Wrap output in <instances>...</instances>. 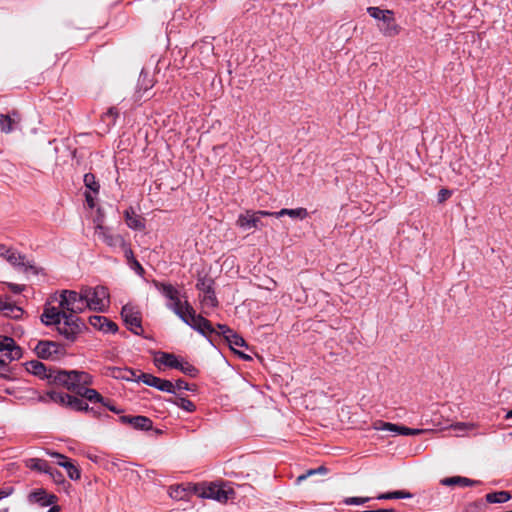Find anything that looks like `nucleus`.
<instances>
[{"mask_svg":"<svg viewBox=\"0 0 512 512\" xmlns=\"http://www.w3.org/2000/svg\"><path fill=\"white\" fill-rule=\"evenodd\" d=\"M41 321L46 326L55 325L58 333L71 342H74L85 328L80 317L67 314L60 306H51L50 303L45 305Z\"/></svg>","mask_w":512,"mask_h":512,"instance_id":"obj_1","label":"nucleus"},{"mask_svg":"<svg viewBox=\"0 0 512 512\" xmlns=\"http://www.w3.org/2000/svg\"><path fill=\"white\" fill-rule=\"evenodd\" d=\"M151 283L167 300L166 307L180 319H184L186 313L192 311V305L188 302L186 296H182L181 292L174 285L155 279Z\"/></svg>","mask_w":512,"mask_h":512,"instance_id":"obj_2","label":"nucleus"},{"mask_svg":"<svg viewBox=\"0 0 512 512\" xmlns=\"http://www.w3.org/2000/svg\"><path fill=\"white\" fill-rule=\"evenodd\" d=\"M54 383L60 384L78 395L82 389L93 384V377L85 371L60 370L54 375Z\"/></svg>","mask_w":512,"mask_h":512,"instance_id":"obj_3","label":"nucleus"},{"mask_svg":"<svg viewBox=\"0 0 512 512\" xmlns=\"http://www.w3.org/2000/svg\"><path fill=\"white\" fill-rule=\"evenodd\" d=\"M367 13L379 22L378 29L384 36L394 37L400 33L401 28L396 23L392 10L371 6L367 8Z\"/></svg>","mask_w":512,"mask_h":512,"instance_id":"obj_4","label":"nucleus"},{"mask_svg":"<svg viewBox=\"0 0 512 512\" xmlns=\"http://www.w3.org/2000/svg\"><path fill=\"white\" fill-rule=\"evenodd\" d=\"M83 295L89 310L104 312L109 307L110 294L105 286H83Z\"/></svg>","mask_w":512,"mask_h":512,"instance_id":"obj_5","label":"nucleus"},{"mask_svg":"<svg viewBox=\"0 0 512 512\" xmlns=\"http://www.w3.org/2000/svg\"><path fill=\"white\" fill-rule=\"evenodd\" d=\"M59 306L64 309L67 314L77 316L87 310L85 296L83 295V286L77 292L75 290H62L59 293Z\"/></svg>","mask_w":512,"mask_h":512,"instance_id":"obj_6","label":"nucleus"},{"mask_svg":"<svg viewBox=\"0 0 512 512\" xmlns=\"http://www.w3.org/2000/svg\"><path fill=\"white\" fill-rule=\"evenodd\" d=\"M190 489L201 498L213 499L219 502H226L233 493L231 490H225L222 486L215 483L195 484Z\"/></svg>","mask_w":512,"mask_h":512,"instance_id":"obj_7","label":"nucleus"},{"mask_svg":"<svg viewBox=\"0 0 512 512\" xmlns=\"http://www.w3.org/2000/svg\"><path fill=\"white\" fill-rule=\"evenodd\" d=\"M261 217H272V212L265 210H246L238 216L236 224L244 230L252 228L260 229L264 226V223L261 221Z\"/></svg>","mask_w":512,"mask_h":512,"instance_id":"obj_8","label":"nucleus"},{"mask_svg":"<svg viewBox=\"0 0 512 512\" xmlns=\"http://www.w3.org/2000/svg\"><path fill=\"white\" fill-rule=\"evenodd\" d=\"M197 290L200 291V301L205 307L215 308L218 306V300L214 291V280L208 277H199L196 283Z\"/></svg>","mask_w":512,"mask_h":512,"instance_id":"obj_9","label":"nucleus"},{"mask_svg":"<svg viewBox=\"0 0 512 512\" xmlns=\"http://www.w3.org/2000/svg\"><path fill=\"white\" fill-rule=\"evenodd\" d=\"M186 325L190 326L192 329L200 333L201 335L208 337L215 333V328L212 326L211 322L204 318L200 314H196L194 308L192 307V311H189L184 316V319H181Z\"/></svg>","mask_w":512,"mask_h":512,"instance_id":"obj_10","label":"nucleus"},{"mask_svg":"<svg viewBox=\"0 0 512 512\" xmlns=\"http://www.w3.org/2000/svg\"><path fill=\"white\" fill-rule=\"evenodd\" d=\"M22 356L21 348L15 340L8 336H0V367H4V362L18 360Z\"/></svg>","mask_w":512,"mask_h":512,"instance_id":"obj_11","label":"nucleus"},{"mask_svg":"<svg viewBox=\"0 0 512 512\" xmlns=\"http://www.w3.org/2000/svg\"><path fill=\"white\" fill-rule=\"evenodd\" d=\"M121 316L127 328L136 335L142 332V317L140 310L132 305L126 304L121 309Z\"/></svg>","mask_w":512,"mask_h":512,"instance_id":"obj_12","label":"nucleus"},{"mask_svg":"<svg viewBox=\"0 0 512 512\" xmlns=\"http://www.w3.org/2000/svg\"><path fill=\"white\" fill-rule=\"evenodd\" d=\"M35 352L39 358L55 360L64 354V348L57 342L42 340L37 343Z\"/></svg>","mask_w":512,"mask_h":512,"instance_id":"obj_13","label":"nucleus"},{"mask_svg":"<svg viewBox=\"0 0 512 512\" xmlns=\"http://www.w3.org/2000/svg\"><path fill=\"white\" fill-rule=\"evenodd\" d=\"M137 381H141L147 386L153 387L158 389L159 391L167 392L174 394L175 393V387L174 384L166 379H161L159 377H156L149 373L141 372L137 376Z\"/></svg>","mask_w":512,"mask_h":512,"instance_id":"obj_14","label":"nucleus"},{"mask_svg":"<svg viewBox=\"0 0 512 512\" xmlns=\"http://www.w3.org/2000/svg\"><path fill=\"white\" fill-rule=\"evenodd\" d=\"M95 235L102 240L106 245L112 248H117L123 246L125 242L124 238L119 234H112L109 228L98 224L95 227Z\"/></svg>","mask_w":512,"mask_h":512,"instance_id":"obj_15","label":"nucleus"},{"mask_svg":"<svg viewBox=\"0 0 512 512\" xmlns=\"http://www.w3.org/2000/svg\"><path fill=\"white\" fill-rule=\"evenodd\" d=\"M27 372L41 378L48 379L50 382L54 383V375L59 370L47 368L42 362L38 360H32L27 362L26 364Z\"/></svg>","mask_w":512,"mask_h":512,"instance_id":"obj_16","label":"nucleus"},{"mask_svg":"<svg viewBox=\"0 0 512 512\" xmlns=\"http://www.w3.org/2000/svg\"><path fill=\"white\" fill-rule=\"evenodd\" d=\"M21 120V114L17 110H13L9 114H0V130L9 134L16 129H20Z\"/></svg>","mask_w":512,"mask_h":512,"instance_id":"obj_17","label":"nucleus"},{"mask_svg":"<svg viewBox=\"0 0 512 512\" xmlns=\"http://www.w3.org/2000/svg\"><path fill=\"white\" fill-rule=\"evenodd\" d=\"M28 500L30 502L38 503L42 507H47L55 504L58 498L54 494H48L43 489H36L29 493Z\"/></svg>","mask_w":512,"mask_h":512,"instance_id":"obj_18","label":"nucleus"},{"mask_svg":"<svg viewBox=\"0 0 512 512\" xmlns=\"http://www.w3.org/2000/svg\"><path fill=\"white\" fill-rule=\"evenodd\" d=\"M89 323L95 329L103 331L105 333H115L118 330V326L113 321L109 320L105 316L94 315L89 317Z\"/></svg>","mask_w":512,"mask_h":512,"instance_id":"obj_19","label":"nucleus"},{"mask_svg":"<svg viewBox=\"0 0 512 512\" xmlns=\"http://www.w3.org/2000/svg\"><path fill=\"white\" fill-rule=\"evenodd\" d=\"M124 218L129 228L133 230L142 231L145 229V220L140 215H137L132 207L124 211Z\"/></svg>","mask_w":512,"mask_h":512,"instance_id":"obj_20","label":"nucleus"},{"mask_svg":"<svg viewBox=\"0 0 512 512\" xmlns=\"http://www.w3.org/2000/svg\"><path fill=\"white\" fill-rule=\"evenodd\" d=\"M56 458L59 459L58 465L62 466L66 469V472L68 474V477L72 480H78L81 477L80 470L72 463L70 462L64 455L59 453L53 454Z\"/></svg>","mask_w":512,"mask_h":512,"instance_id":"obj_21","label":"nucleus"},{"mask_svg":"<svg viewBox=\"0 0 512 512\" xmlns=\"http://www.w3.org/2000/svg\"><path fill=\"white\" fill-rule=\"evenodd\" d=\"M230 348L238 354V356L244 360H250L251 357L247 354H244L243 352L237 351L234 347H247L246 341L241 337L239 334H237L235 331H233L226 339Z\"/></svg>","mask_w":512,"mask_h":512,"instance_id":"obj_22","label":"nucleus"},{"mask_svg":"<svg viewBox=\"0 0 512 512\" xmlns=\"http://www.w3.org/2000/svg\"><path fill=\"white\" fill-rule=\"evenodd\" d=\"M40 401L45 403L54 402L66 407L67 401H69V394L58 391H48L45 395L40 397Z\"/></svg>","mask_w":512,"mask_h":512,"instance_id":"obj_23","label":"nucleus"},{"mask_svg":"<svg viewBox=\"0 0 512 512\" xmlns=\"http://www.w3.org/2000/svg\"><path fill=\"white\" fill-rule=\"evenodd\" d=\"M441 483L446 486H461V487H468V486H474L479 484V481L472 480L466 477L462 476H453V477H447L441 480Z\"/></svg>","mask_w":512,"mask_h":512,"instance_id":"obj_24","label":"nucleus"},{"mask_svg":"<svg viewBox=\"0 0 512 512\" xmlns=\"http://www.w3.org/2000/svg\"><path fill=\"white\" fill-rule=\"evenodd\" d=\"M178 360L179 359L172 353L159 352L155 357V364L176 369L178 367Z\"/></svg>","mask_w":512,"mask_h":512,"instance_id":"obj_25","label":"nucleus"},{"mask_svg":"<svg viewBox=\"0 0 512 512\" xmlns=\"http://www.w3.org/2000/svg\"><path fill=\"white\" fill-rule=\"evenodd\" d=\"M307 215H308V212L305 208H296V209L283 208L280 211L272 212V217H275V218L289 216L291 218L304 219L305 217H307Z\"/></svg>","mask_w":512,"mask_h":512,"instance_id":"obj_26","label":"nucleus"},{"mask_svg":"<svg viewBox=\"0 0 512 512\" xmlns=\"http://www.w3.org/2000/svg\"><path fill=\"white\" fill-rule=\"evenodd\" d=\"M78 396L85 398L92 403L106 404V399L97 390L88 388V386L82 389Z\"/></svg>","mask_w":512,"mask_h":512,"instance_id":"obj_27","label":"nucleus"},{"mask_svg":"<svg viewBox=\"0 0 512 512\" xmlns=\"http://www.w3.org/2000/svg\"><path fill=\"white\" fill-rule=\"evenodd\" d=\"M374 428L376 430L393 432L398 435H405V430L407 429L406 426L383 421H378L377 423H375Z\"/></svg>","mask_w":512,"mask_h":512,"instance_id":"obj_28","label":"nucleus"},{"mask_svg":"<svg viewBox=\"0 0 512 512\" xmlns=\"http://www.w3.org/2000/svg\"><path fill=\"white\" fill-rule=\"evenodd\" d=\"M412 497H413V495L410 492L404 491V490H398V491L381 493V494L377 495L375 498L377 500H391V499H409Z\"/></svg>","mask_w":512,"mask_h":512,"instance_id":"obj_29","label":"nucleus"},{"mask_svg":"<svg viewBox=\"0 0 512 512\" xmlns=\"http://www.w3.org/2000/svg\"><path fill=\"white\" fill-rule=\"evenodd\" d=\"M131 426L138 430H150L152 428V420L146 416L138 415L132 418Z\"/></svg>","mask_w":512,"mask_h":512,"instance_id":"obj_30","label":"nucleus"},{"mask_svg":"<svg viewBox=\"0 0 512 512\" xmlns=\"http://www.w3.org/2000/svg\"><path fill=\"white\" fill-rule=\"evenodd\" d=\"M66 407L80 412L89 410L88 404L83 399L72 395H69Z\"/></svg>","mask_w":512,"mask_h":512,"instance_id":"obj_31","label":"nucleus"},{"mask_svg":"<svg viewBox=\"0 0 512 512\" xmlns=\"http://www.w3.org/2000/svg\"><path fill=\"white\" fill-rule=\"evenodd\" d=\"M485 498L488 503H505L511 499V495L507 491H497L488 493Z\"/></svg>","mask_w":512,"mask_h":512,"instance_id":"obj_32","label":"nucleus"},{"mask_svg":"<svg viewBox=\"0 0 512 512\" xmlns=\"http://www.w3.org/2000/svg\"><path fill=\"white\" fill-rule=\"evenodd\" d=\"M176 369L192 378L197 377L199 373V370L188 361L178 360V367Z\"/></svg>","mask_w":512,"mask_h":512,"instance_id":"obj_33","label":"nucleus"},{"mask_svg":"<svg viewBox=\"0 0 512 512\" xmlns=\"http://www.w3.org/2000/svg\"><path fill=\"white\" fill-rule=\"evenodd\" d=\"M2 313L7 317L19 319L23 315V310L22 308L8 301Z\"/></svg>","mask_w":512,"mask_h":512,"instance_id":"obj_34","label":"nucleus"},{"mask_svg":"<svg viewBox=\"0 0 512 512\" xmlns=\"http://www.w3.org/2000/svg\"><path fill=\"white\" fill-rule=\"evenodd\" d=\"M171 402L189 413H192L196 410L195 404L186 397L179 396L176 399L172 400Z\"/></svg>","mask_w":512,"mask_h":512,"instance_id":"obj_35","label":"nucleus"},{"mask_svg":"<svg viewBox=\"0 0 512 512\" xmlns=\"http://www.w3.org/2000/svg\"><path fill=\"white\" fill-rule=\"evenodd\" d=\"M83 181H84V185L87 189H89L94 194H98L100 185H99L98 181L96 180V177L94 174L86 173L84 175Z\"/></svg>","mask_w":512,"mask_h":512,"instance_id":"obj_36","label":"nucleus"},{"mask_svg":"<svg viewBox=\"0 0 512 512\" xmlns=\"http://www.w3.org/2000/svg\"><path fill=\"white\" fill-rule=\"evenodd\" d=\"M475 425L473 423L466 422H457L451 425V429L458 433V435H463L467 431L473 430Z\"/></svg>","mask_w":512,"mask_h":512,"instance_id":"obj_37","label":"nucleus"},{"mask_svg":"<svg viewBox=\"0 0 512 512\" xmlns=\"http://www.w3.org/2000/svg\"><path fill=\"white\" fill-rule=\"evenodd\" d=\"M30 463H31L30 467L33 469H37L39 471H44V472H49V470H48L49 464L45 460L33 458V459H30Z\"/></svg>","mask_w":512,"mask_h":512,"instance_id":"obj_38","label":"nucleus"},{"mask_svg":"<svg viewBox=\"0 0 512 512\" xmlns=\"http://www.w3.org/2000/svg\"><path fill=\"white\" fill-rule=\"evenodd\" d=\"M371 500L370 497H346L343 499L345 505H362Z\"/></svg>","mask_w":512,"mask_h":512,"instance_id":"obj_39","label":"nucleus"},{"mask_svg":"<svg viewBox=\"0 0 512 512\" xmlns=\"http://www.w3.org/2000/svg\"><path fill=\"white\" fill-rule=\"evenodd\" d=\"M8 262H10L11 264L13 265H24V257L21 256L20 254L16 253L15 251L11 250L6 258H5Z\"/></svg>","mask_w":512,"mask_h":512,"instance_id":"obj_40","label":"nucleus"},{"mask_svg":"<svg viewBox=\"0 0 512 512\" xmlns=\"http://www.w3.org/2000/svg\"><path fill=\"white\" fill-rule=\"evenodd\" d=\"M120 248L124 253L127 264L131 263L133 260H136L130 245L126 241L123 243V246H121Z\"/></svg>","mask_w":512,"mask_h":512,"instance_id":"obj_41","label":"nucleus"},{"mask_svg":"<svg viewBox=\"0 0 512 512\" xmlns=\"http://www.w3.org/2000/svg\"><path fill=\"white\" fill-rule=\"evenodd\" d=\"M174 384V387H175V391L176 390H187V391H194L195 390V386H191L189 385L185 380L183 379H178Z\"/></svg>","mask_w":512,"mask_h":512,"instance_id":"obj_42","label":"nucleus"},{"mask_svg":"<svg viewBox=\"0 0 512 512\" xmlns=\"http://www.w3.org/2000/svg\"><path fill=\"white\" fill-rule=\"evenodd\" d=\"M128 266L139 276H143L145 273V269L137 259L129 263Z\"/></svg>","mask_w":512,"mask_h":512,"instance_id":"obj_43","label":"nucleus"},{"mask_svg":"<svg viewBox=\"0 0 512 512\" xmlns=\"http://www.w3.org/2000/svg\"><path fill=\"white\" fill-rule=\"evenodd\" d=\"M327 472V469L324 467V466H320L319 468L317 469H311L307 472V474H304V475H301L298 477V480H303V479H306L309 475H313V474H316V473H326Z\"/></svg>","mask_w":512,"mask_h":512,"instance_id":"obj_44","label":"nucleus"},{"mask_svg":"<svg viewBox=\"0 0 512 512\" xmlns=\"http://www.w3.org/2000/svg\"><path fill=\"white\" fill-rule=\"evenodd\" d=\"M217 328L219 330L218 334L223 335L225 339L233 332V330L225 324H218Z\"/></svg>","mask_w":512,"mask_h":512,"instance_id":"obj_45","label":"nucleus"},{"mask_svg":"<svg viewBox=\"0 0 512 512\" xmlns=\"http://www.w3.org/2000/svg\"><path fill=\"white\" fill-rule=\"evenodd\" d=\"M451 195L452 192L450 190L443 188L438 192V201L442 203L451 197Z\"/></svg>","mask_w":512,"mask_h":512,"instance_id":"obj_46","label":"nucleus"},{"mask_svg":"<svg viewBox=\"0 0 512 512\" xmlns=\"http://www.w3.org/2000/svg\"><path fill=\"white\" fill-rule=\"evenodd\" d=\"M14 492V488L11 486H6L0 488V500L10 496Z\"/></svg>","mask_w":512,"mask_h":512,"instance_id":"obj_47","label":"nucleus"},{"mask_svg":"<svg viewBox=\"0 0 512 512\" xmlns=\"http://www.w3.org/2000/svg\"><path fill=\"white\" fill-rule=\"evenodd\" d=\"M7 286L10 289V291L15 294L21 293L25 288L24 285H19V284H15V283H7Z\"/></svg>","mask_w":512,"mask_h":512,"instance_id":"obj_48","label":"nucleus"},{"mask_svg":"<svg viewBox=\"0 0 512 512\" xmlns=\"http://www.w3.org/2000/svg\"><path fill=\"white\" fill-rule=\"evenodd\" d=\"M425 430L424 429H414V428H408L405 430V435L404 436H410V435H420L422 433H424Z\"/></svg>","mask_w":512,"mask_h":512,"instance_id":"obj_49","label":"nucleus"},{"mask_svg":"<svg viewBox=\"0 0 512 512\" xmlns=\"http://www.w3.org/2000/svg\"><path fill=\"white\" fill-rule=\"evenodd\" d=\"M103 406L107 407L111 412H114L116 414L121 413V410L118 409L116 406L112 405L109 400L106 399V404H102Z\"/></svg>","mask_w":512,"mask_h":512,"instance_id":"obj_50","label":"nucleus"},{"mask_svg":"<svg viewBox=\"0 0 512 512\" xmlns=\"http://www.w3.org/2000/svg\"><path fill=\"white\" fill-rule=\"evenodd\" d=\"M175 495L171 494L173 497H176V498H182L183 495L181 493H184L186 491L185 488H183L182 486H177L175 489Z\"/></svg>","mask_w":512,"mask_h":512,"instance_id":"obj_51","label":"nucleus"},{"mask_svg":"<svg viewBox=\"0 0 512 512\" xmlns=\"http://www.w3.org/2000/svg\"><path fill=\"white\" fill-rule=\"evenodd\" d=\"M106 116L112 117L113 120H115V118L118 116L117 109L114 107L109 108L106 113Z\"/></svg>","mask_w":512,"mask_h":512,"instance_id":"obj_52","label":"nucleus"},{"mask_svg":"<svg viewBox=\"0 0 512 512\" xmlns=\"http://www.w3.org/2000/svg\"><path fill=\"white\" fill-rule=\"evenodd\" d=\"M11 251L5 245L0 244V256L6 258L7 254Z\"/></svg>","mask_w":512,"mask_h":512,"instance_id":"obj_53","label":"nucleus"},{"mask_svg":"<svg viewBox=\"0 0 512 512\" xmlns=\"http://www.w3.org/2000/svg\"><path fill=\"white\" fill-rule=\"evenodd\" d=\"M133 417H134V416H127V415H124V416H121V417H120V421H121L122 423H124V424H130V425H131V424H132V421H133V420H132V418H133Z\"/></svg>","mask_w":512,"mask_h":512,"instance_id":"obj_54","label":"nucleus"},{"mask_svg":"<svg viewBox=\"0 0 512 512\" xmlns=\"http://www.w3.org/2000/svg\"><path fill=\"white\" fill-rule=\"evenodd\" d=\"M360 512H396L393 508H387V509H377V510H363Z\"/></svg>","mask_w":512,"mask_h":512,"instance_id":"obj_55","label":"nucleus"},{"mask_svg":"<svg viewBox=\"0 0 512 512\" xmlns=\"http://www.w3.org/2000/svg\"><path fill=\"white\" fill-rule=\"evenodd\" d=\"M8 364L9 363L4 362V367H0V376L6 377V373L9 371Z\"/></svg>","mask_w":512,"mask_h":512,"instance_id":"obj_56","label":"nucleus"},{"mask_svg":"<svg viewBox=\"0 0 512 512\" xmlns=\"http://www.w3.org/2000/svg\"><path fill=\"white\" fill-rule=\"evenodd\" d=\"M85 197H86V201H87L88 205H89L91 208H92V207H94V199H93V197L91 196V194H90V193H86V194H85Z\"/></svg>","mask_w":512,"mask_h":512,"instance_id":"obj_57","label":"nucleus"},{"mask_svg":"<svg viewBox=\"0 0 512 512\" xmlns=\"http://www.w3.org/2000/svg\"><path fill=\"white\" fill-rule=\"evenodd\" d=\"M7 302H8V300L3 299L2 297H0V312H3Z\"/></svg>","mask_w":512,"mask_h":512,"instance_id":"obj_58","label":"nucleus"},{"mask_svg":"<svg viewBox=\"0 0 512 512\" xmlns=\"http://www.w3.org/2000/svg\"><path fill=\"white\" fill-rule=\"evenodd\" d=\"M87 412H90L91 414H93L94 417L100 416V413L93 407H89V410Z\"/></svg>","mask_w":512,"mask_h":512,"instance_id":"obj_59","label":"nucleus"},{"mask_svg":"<svg viewBox=\"0 0 512 512\" xmlns=\"http://www.w3.org/2000/svg\"><path fill=\"white\" fill-rule=\"evenodd\" d=\"M47 512H60V507L58 505H51V508Z\"/></svg>","mask_w":512,"mask_h":512,"instance_id":"obj_60","label":"nucleus"},{"mask_svg":"<svg viewBox=\"0 0 512 512\" xmlns=\"http://www.w3.org/2000/svg\"><path fill=\"white\" fill-rule=\"evenodd\" d=\"M512 418V409L509 410L506 415H505V419H511Z\"/></svg>","mask_w":512,"mask_h":512,"instance_id":"obj_61","label":"nucleus"},{"mask_svg":"<svg viewBox=\"0 0 512 512\" xmlns=\"http://www.w3.org/2000/svg\"><path fill=\"white\" fill-rule=\"evenodd\" d=\"M0 512H9V509L8 508H3L0 510Z\"/></svg>","mask_w":512,"mask_h":512,"instance_id":"obj_62","label":"nucleus"}]
</instances>
